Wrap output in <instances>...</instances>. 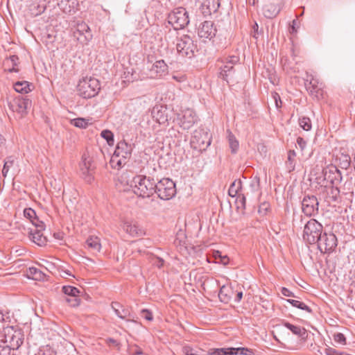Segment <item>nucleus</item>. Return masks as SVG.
I'll return each instance as SVG.
<instances>
[{
    "label": "nucleus",
    "instance_id": "7c9ffc66",
    "mask_svg": "<svg viewBox=\"0 0 355 355\" xmlns=\"http://www.w3.org/2000/svg\"><path fill=\"white\" fill-rule=\"evenodd\" d=\"M36 228L37 230L34 232L31 233V238L33 241L40 246L46 245L47 239L42 232V231L44 230V226L42 229L40 227Z\"/></svg>",
    "mask_w": 355,
    "mask_h": 355
},
{
    "label": "nucleus",
    "instance_id": "13d9d810",
    "mask_svg": "<svg viewBox=\"0 0 355 355\" xmlns=\"http://www.w3.org/2000/svg\"><path fill=\"white\" fill-rule=\"evenodd\" d=\"M326 355H343V353L339 352L334 348L328 347L324 349Z\"/></svg>",
    "mask_w": 355,
    "mask_h": 355
},
{
    "label": "nucleus",
    "instance_id": "a211bd4d",
    "mask_svg": "<svg viewBox=\"0 0 355 355\" xmlns=\"http://www.w3.org/2000/svg\"><path fill=\"white\" fill-rule=\"evenodd\" d=\"M18 159L14 156L8 157L2 169V174L4 178L7 175L17 176L18 175L19 164Z\"/></svg>",
    "mask_w": 355,
    "mask_h": 355
},
{
    "label": "nucleus",
    "instance_id": "ddd939ff",
    "mask_svg": "<svg viewBox=\"0 0 355 355\" xmlns=\"http://www.w3.org/2000/svg\"><path fill=\"white\" fill-rule=\"evenodd\" d=\"M31 101L26 97L18 96L12 101L9 102L8 105L10 109L23 117L27 114V110L31 106Z\"/></svg>",
    "mask_w": 355,
    "mask_h": 355
},
{
    "label": "nucleus",
    "instance_id": "2f4dec72",
    "mask_svg": "<svg viewBox=\"0 0 355 355\" xmlns=\"http://www.w3.org/2000/svg\"><path fill=\"white\" fill-rule=\"evenodd\" d=\"M135 179H117V182L115 183L117 189L120 191H132L130 185L134 183Z\"/></svg>",
    "mask_w": 355,
    "mask_h": 355
},
{
    "label": "nucleus",
    "instance_id": "49530a36",
    "mask_svg": "<svg viewBox=\"0 0 355 355\" xmlns=\"http://www.w3.org/2000/svg\"><path fill=\"white\" fill-rule=\"evenodd\" d=\"M296 154L294 150H289L288 153V160L286 164L289 171L294 168V158Z\"/></svg>",
    "mask_w": 355,
    "mask_h": 355
},
{
    "label": "nucleus",
    "instance_id": "f704fd0d",
    "mask_svg": "<svg viewBox=\"0 0 355 355\" xmlns=\"http://www.w3.org/2000/svg\"><path fill=\"white\" fill-rule=\"evenodd\" d=\"M233 294L232 289L227 286H223L219 291L218 297L221 302H228L232 298Z\"/></svg>",
    "mask_w": 355,
    "mask_h": 355
},
{
    "label": "nucleus",
    "instance_id": "3c124183",
    "mask_svg": "<svg viewBox=\"0 0 355 355\" xmlns=\"http://www.w3.org/2000/svg\"><path fill=\"white\" fill-rule=\"evenodd\" d=\"M271 96L275 101L276 107L280 108L282 107V102L279 94L276 92H272L271 93Z\"/></svg>",
    "mask_w": 355,
    "mask_h": 355
},
{
    "label": "nucleus",
    "instance_id": "0e129e2a",
    "mask_svg": "<svg viewBox=\"0 0 355 355\" xmlns=\"http://www.w3.org/2000/svg\"><path fill=\"white\" fill-rule=\"evenodd\" d=\"M6 318H8V316L5 315L2 311L0 310V322H3L6 320Z\"/></svg>",
    "mask_w": 355,
    "mask_h": 355
},
{
    "label": "nucleus",
    "instance_id": "37998d69",
    "mask_svg": "<svg viewBox=\"0 0 355 355\" xmlns=\"http://www.w3.org/2000/svg\"><path fill=\"white\" fill-rule=\"evenodd\" d=\"M101 137L105 139L110 146L114 144V135L108 130H104L101 133Z\"/></svg>",
    "mask_w": 355,
    "mask_h": 355
},
{
    "label": "nucleus",
    "instance_id": "7ed1b4c3",
    "mask_svg": "<svg viewBox=\"0 0 355 355\" xmlns=\"http://www.w3.org/2000/svg\"><path fill=\"white\" fill-rule=\"evenodd\" d=\"M101 89L100 82L93 77H85L80 79L77 85L79 96L84 98H91L98 94Z\"/></svg>",
    "mask_w": 355,
    "mask_h": 355
},
{
    "label": "nucleus",
    "instance_id": "a19ab883",
    "mask_svg": "<svg viewBox=\"0 0 355 355\" xmlns=\"http://www.w3.org/2000/svg\"><path fill=\"white\" fill-rule=\"evenodd\" d=\"M299 124L300 127L306 131L310 130L312 127L311 119L306 116H302L299 119Z\"/></svg>",
    "mask_w": 355,
    "mask_h": 355
},
{
    "label": "nucleus",
    "instance_id": "603ef678",
    "mask_svg": "<svg viewBox=\"0 0 355 355\" xmlns=\"http://www.w3.org/2000/svg\"><path fill=\"white\" fill-rule=\"evenodd\" d=\"M334 340L336 343L340 344V345H345V336L341 333H337L334 335Z\"/></svg>",
    "mask_w": 355,
    "mask_h": 355
},
{
    "label": "nucleus",
    "instance_id": "20e7f679",
    "mask_svg": "<svg viewBox=\"0 0 355 355\" xmlns=\"http://www.w3.org/2000/svg\"><path fill=\"white\" fill-rule=\"evenodd\" d=\"M176 49L180 56L191 58L198 50L197 41L189 35H183L178 38Z\"/></svg>",
    "mask_w": 355,
    "mask_h": 355
},
{
    "label": "nucleus",
    "instance_id": "4c0bfd02",
    "mask_svg": "<svg viewBox=\"0 0 355 355\" xmlns=\"http://www.w3.org/2000/svg\"><path fill=\"white\" fill-rule=\"evenodd\" d=\"M227 139L232 153H236L238 151L239 143L235 136L230 130H227Z\"/></svg>",
    "mask_w": 355,
    "mask_h": 355
},
{
    "label": "nucleus",
    "instance_id": "6e6d98bb",
    "mask_svg": "<svg viewBox=\"0 0 355 355\" xmlns=\"http://www.w3.org/2000/svg\"><path fill=\"white\" fill-rule=\"evenodd\" d=\"M51 181L50 182L51 185L53 186L54 184H55L54 189H57L58 191H60L62 189L61 179L54 178V179H51Z\"/></svg>",
    "mask_w": 355,
    "mask_h": 355
},
{
    "label": "nucleus",
    "instance_id": "338daca9",
    "mask_svg": "<svg viewBox=\"0 0 355 355\" xmlns=\"http://www.w3.org/2000/svg\"><path fill=\"white\" fill-rule=\"evenodd\" d=\"M39 8H40V10H38L37 12H36V15L43 12L45 9V7L44 6H42V7L39 6Z\"/></svg>",
    "mask_w": 355,
    "mask_h": 355
},
{
    "label": "nucleus",
    "instance_id": "4468645a",
    "mask_svg": "<svg viewBox=\"0 0 355 355\" xmlns=\"http://www.w3.org/2000/svg\"><path fill=\"white\" fill-rule=\"evenodd\" d=\"M305 85L307 92L313 98L317 100L324 98L323 85L318 79L311 76L310 79L306 80Z\"/></svg>",
    "mask_w": 355,
    "mask_h": 355
},
{
    "label": "nucleus",
    "instance_id": "a878e982",
    "mask_svg": "<svg viewBox=\"0 0 355 355\" xmlns=\"http://www.w3.org/2000/svg\"><path fill=\"white\" fill-rule=\"evenodd\" d=\"M168 65L165 63L163 60L156 61L152 66L150 71L152 75L155 76H162L167 73Z\"/></svg>",
    "mask_w": 355,
    "mask_h": 355
},
{
    "label": "nucleus",
    "instance_id": "09e8293b",
    "mask_svg": "<svg viewBox=\"0 0 355 355\" xmlns=\"http://www.w3.org/2000/svg\"><path fill=\"white\" fill-rule=\"evenodd\" d=\"M28 275L34 279H40L42 278L43 273L36 268H30Z\"/></svg>",
    "mask_w": 355,
    "mask_h": 355
},
{
    "label": "nucleus",
    "instance_id": "aec40b11",
    "mask_svg": "<svg viewBox=\"0 0 355 355\" xmlns=\"http://www.w3.org/2000/svg\"><path fill=\"white\" fill-rule=\"evenodd\" d=\"M80 171L84 175L94 176L95 175L96 164L92 158L84 154L80 164Z\"/></svg>",
    "mask_w": 355,
    "mask_h": 355
},
{
    "label": "nucleus",
    "instance_id": "8fccbe9b",
    "mask_svg": "<svg viewBox=\"0 0 355 355\" xmlns=\"http://www.w3.org/2000/svg\"><path fill=\"white\" fill-rule=\"evenodd\" d=\"M12 352L13 351L0 340V355H14Z\"/></svg>",
    "mask_w": 355,
    "mask_h": 355
},
{
    "label": "nucleus",
    "instance_id": "a18cd8bd",
    "mask_svg": "<svg viewBox=\"0 0 355 355\" xmlns=\"http://www.w3.org/2000/svg\"><path fill=\"white\" fill-rule=\"evenodd\" d=\"M213 257L215 259H220V263L223 265H226L229 263L228 257L226 255H222V253L218 250L214 251Z\"/></svg>",
    "mask_w": 355,
    "mask_h": 355
},
{
    "label": "nucleus",
    "instance_id": "6ab92c4d",
    "mask_svg": "<svg viewBox=\"0 0 355 355\" xmlns=\"http://www.w3.org/2000/svg\"><path fill=\"white\" fill-rule=\"evenodd\" d=\"M111 306L115 314L121 319L125 320L127 322H136L128 308L122 306L119 302H112Z\"/></svg>",
    "mask_w": 355,
    "mask_h": 355
},
{
    "label": "nucleus",
    "instance_id": "72a5a7b5",
    "mask_svg": "<svg viewBox=\"0 0 355 355\" xmlns=\"http://www.w3.org/2000/svg\"><path fill=\"white\" fill-rule=\"evenodd\" d=\"M86 245L94 252H100L101 248L100 239L97 236L89 237L86 241Z\"/></svg>",
    "mask_w": 355,
    "mask_h": 355
},
{
    "label": "nucleus",
    "instance_id": "f3484780",
    "mask_svg": "<svg viewBox=\"0 0 355 355\" xmlns=\"http://www.w3.org/2000/svg\"><path fill=\"white\" fill-rule=\"evenodd\" d=\"M318 199L315 196H305L302 202V211L306 216H314L318 211Z\"/></svg>",
    "mask_w": 355,
    "mask_h": 355
},
{
    "label": "nucleus",
    "instance_id": "e433bc0d",
    "mask_svg": "<svg viewBox=\"0 0 355 355\" xmlns=\"http://www.w3.org/2000/svg\"><path fill=\"white\" fill-rule=\"evenodd\" d=\"M19 63V58L15 55H11L8 58H7L5 60L4 64L10 66L11 65V67L8 69L9 72H18L19 69L17 68V66Z\"/></svg>",
    "mask_w": 355,
    "mask_h": 355
},
{
    "label": "nucleus",
    "instance_id": "5fc2aeb1",
    "mask_svg": "<svg viewBox=\"0 0 355 355\" xmlns=\"http://www.w3.org/2000/svg\"><path fill=\"white\" fill-rule=\"evenodd\" d=\"M129 353L130 355H139L142 354L143 352L140 347L138 346H131L129 348Z\"/></svg>",
    "mask_w": 355,
    "mask_h": 355
},
{
    "label": "nucleus",
    "instance_id": "e2e57ef3",
    "mask_svg": "<svg viewBox=\"0 0 355 355\" xmlns=\"http://www.w3.org/2000/svg\"><path fill=\"white\" fill-rule=\"evenodd\" d=\"M155 264L157 266V267L161 268L164 265V260L161 258L157 257Z\"/></svg>",
    "mask_w": 355,
    "mask_h": 355
},
{
    "label": "nucleus",
    "instance_id": "bb28decb",
    "mask_svg": "<svg viewBox=\"0 0 355 355\" xmlns=\"http://www.w3.org/2000/svg\"><path fill=\"white\" fill-rule=\"evenodd\" d=\"M281 10L279 5L275 3H267L263 8V15L268 19L275 17Z\"/></svg>",
    "mask_w": 355,
    "mask_h": 355
},
{
    "label": "nucleus",
    "instance_id": "473e14b6",
    "mask_svg": "<svg viewBox=\"0 0 355 355\" xmlns=\"http://www.w3.org/2000/svg\"><path fill=\"white\" fill-rule=\"evenodd\" d=\"M283 325L288 329L293 334L300 337H304L306 334V330L300 326L294 325L288 322H284Z\"/></svg>",
    "mask_w": 355,
    "mask_h": 355
},
{
    "label": "nucleus",
    "instance_id": "dca6fc26",
    "mask_svg": "<svg viewBox=\"0 0 355 355\" xmlns=\"http://www.w3.org/2000/svg\"><path fill=\"white\" fill-rule=\"evenodd\" d=\"M180 125L184 130H188L197 121V116L191 109H186L182 111L178 116Z\"/></svg>",
    "mask_w": 355,
    "mask_h": 355
},
{
    "label": "nucleus",
    "instance_id": "423d86ee",
    "mask_svg": "<svg viewBox=\"0 0 355 355\" xmlns=\"http://www.w3.org/2000/svg\"><path fill=\"white\" fill-rule=\"evenodd\" d=\"M323 226L315 219H310L304 225V240L309 244L316 243L323 234Z\"/></svg>",
    "mask_w": 355,
    "mask_h": 355
},
{
    "label": "nucleus",
    "instance_id": "9d476101",
    "mask_svg": "<svg viewBox=\"0 0 355 355\" xmlns=\"http://www.w3.org/2000/svg\"><path fill=\"white\" fill-rule=\"evenodd\" d=\"M71 30L73 37L82 44H87L92 39L89 26L83 21L76 22Z\"/></svg>",
    "mask_w": 355,
    "mask_h": 355
},
{
    "label": "nucleus",
    "instance_id": "680f3d73",
    "mask_svg": "<svg viewBox=\"0 0 355 355\" xmlns=\"http://www.w3.org/2000/svg\"><path fill=\"white\" fill-rule=\"evenodd\" d=\"M242 297H243V292H242V291H239V292H237V293H236V297H235L234 300H235V302H240V301H241V300L242 299Z\"/></svg>",
    "mask_w": 355,
    "mask_h": 355
},
{
    "label": "nucleus",
    "instance_id": "412c9836",
    "mask_svg": "<svg viewBox=\"0 0 355 355\" xmlns=\"http://www.w3.org/2000/svg\"><path fill=\"white\" fill-rule=\"evenodd\" d=\"M132 147L125 141H121L117 144L116 149L114 153V157L112 159V162H114L115 157H121L126 159L131 155Z\"/></svg>",
    "mask_w": 355,
    "mask_h": 355
},
{
    "label": "nucleus",
    "instance_id": "6e6552de",
    "mask_svg": "<svg viewBox=\"0 0 355 355\" xmlns=\"http://www.w3.org/2000/svg\"><path fill=\"white\" fill-rule=\"evenodd\" d=\"M211 142L210 134L204 129L196 130L191 138L190 144L192 148L202 152L205 150Z\"/></svg>",
    "mask_w": 355,
    "mask_h": 355
},
{
    "label": "nucleus",
    "instance_id": "c85d7f7f",
    "mask_svg": "<svg viewBox=\"0 0 355 355\" xmlns=\"http://www.w3.org/2000/svg\"><path fill=\"white\" fill-rule=\"evenodd\" d=\"M336 162H338L340 171L344 173L349 175L348 170L349 169L351 159L347 154L341 153L340 156L337 157Z\"/></svg>",
    "mask_w": 355,
    "mask_h": 355
},
{
    "label": "nucleus",
    "instance_id": "5701e85b",
    "mask_svg": "<svg viewBox=\"0 0 355 355\" xmlns=\"http://www.w3.org/2000/svg\"><path fill=\"white\" fill-rule=\"evenodd\" d=\"M216 29L214 27V23L211 21H204L198 29V35L202 38H209L214 37Z\"/></svg>",
    "mask_w": 355,
    "mask_h": 355
},
{
    "label": "nucleus",
    "instance_id": "bf43d9fd",
    "mask_svg": "<svg viewBox=\"0 0 355 355\" xmlns=\"http://www.w3.org/2000/svg\"><path fill=\"white\" fill-rule=\"evenodd\" d=\"M297 144L299 146L301 150H303L304 149V148L306 147V142L303 138L299 137L297 139Z\"/></svg>",
    "mask_w": 355,
    "mask_h": 355
},
{
    "label": "nucleus",
    "instance_id": "0eeeda50",
    "mask_svg": "<svg viewBox=\"0 0 355 355\" xmlns=\"http://www.w3.org/2000/svg\"><path fill=\"white\" fill-rule=\"evenodd\" d=\"M134 184L130 185L132 191L139 197L148 198L155 192L154 179H135Z\"/></svg>",
    "mask_w": 355,
    "mask_h": 355
},
{
    "label": "nucleus",
    "instance_id": "f03ea898",
    "mask_svg": "<svg viewBox=\"0 0 355 355\" xmlns=\"http://www.w3.org/2000/svg\"><path fill=\"white\" fill-rule=\"evenodd\" d=\"M0 340L12 351L18 349L24 342V334L18 327L8 326L3 329Z\"/></svg>",
    "mask_w": 355,
    "mask_h": 355
},
{
    "label": "nucleus",
    "instance_id": "58836bf2",
    "mask_svg": "<svg viewBox=\"0 0 355 355\" xmlns=\"http://www.w3.org/2000/svg\"><path fill=\"white\" fill-rule=\"evenodd\" d=\"M29 86V83L27 81L17 82L14 85V89L18 93H28L31 91Z\"/></svg>",
    "mask_w": 355,
    "mask_h": 355
},
{
    "label": "nucleus",
    "instance_id": "4be33fe9",
    "mask_svg": "<svg viewBox=\"0 0 355 355\" xmlns=\"http://www.w3.org/2000/svg\"><path fill=\"white\" fill-rule=\"evenodd\" d=\"M219 6V0H203L200 10L202 14L206 17L216 12Z\"/></svg>",
    "mask_w": 355,
    "mask_h": 355
},
{
    "label": "nucleus",
    "instance_id": "f8f14e48",
    "mask_svg": "<svg viewBox=\"0 0 355 355\" xmlns=\"http://www.w3.org/2000/svg\"><path fill=\"white\" fill-rule=\"evenodd\" d=\"M239 61V58L235 55L225 58L223 61V64L220 67L219 77L228 83L230 80L234 78L235 72L234 65Z\"/></svg>",
    "mask_w": 355,
    "mask_h": 355
},
{
    "label": "nucleus",
    "instance_id": "ea45409f",
    "mask_svg": "<svg viewBox=\"0 0 355 355\" xmlns=\"http://www.w3.org/2000/svg\"><path fill=\"white\" fill-rule=\"evenodd\" d=\"M287 302L290 303L293 306L298 308L300 309L306 311L308 313L311 312V309L310 307H309L306 304H305L304 302H300L299 300H291L288 299L287 300Z\"/></svg>",
    "mask_w": 355,
    "mask_h": 355
},
{
    "label": "nucleus",
    "instance_id": "1a4fd4ad",
    "mask_svg": "<svg viewBox=\"0 0 355 355\" xmlns=\"http://www.w3.org/2000/svg\"><path fill=\"white\" fill-rule=\"evenodd\" d=\"M155 185V192L162 200H170L176 193L175 183L172 179H159Z\"/></svg>",
    "mask_w": 355,
    "mask_h": 355
},
{
    "label": "nucleus",
    "instance_id": "393cba45",
    "mask_svg": "<svg viewBox=\"0 0 355 355\" xmlns=\"http://www.w3.org/2000/svg\"><path fill=\"white\" fill-rule=\"evenodd\" d=\"M324 178H343L347 174L340 171L336 165L330 164L322 170Z\"/></svg>",
    "mask_w": 355,
    "mask_h": 355
},
{
    "label": "nucleus",
    "instance_id": "de8ad7c7",
    "mask_svg": "<svg viewBox=\"0 0 355 355\" xmlns=\"http://www.w3.org/2000/svg\"><path fill=\"white\" fill-rule=\"evenodd\" d=\"M164 112H166V109H164V112H162V110H158L156 115H154V117L156 118V120L160 124L165 123L168 121V115L164 114Z\"/></svg>",
    "mask_w": 355,
    "mask_h": 355
},
{
    "label": "nucleus",
    "instance_id": "b1692460",
    "mask_svg": "<svg viewBox=\"0 0 355 355\" xmlns=\"http://www.w3.org/2000/svg\"><path fill=\"white\" fill-rule=\"evenodd\" d=\"M62 291L64 294L73 297L72 299H66V300L70 303L72 306H76L79 304L80 300L77 297L80 291L77 288L71 286H64L62 287Z\"/></svg>",
    "mask_w": 355,
    "mask_h": 355
},
{
    "label": "nucleus",
    "instance_id": "4d7b16f0",
    "mask_svg": "<svg viewBox=\"0 0 355 355\" xmlns=\"http://www.w3.org/2000/svg\"><path fill=\"white\" fill-rule=\"evenodd\" d=\"M172 78L179 83L184 82L187 80L186 76L182 73L173 74Z\"/></svg>",
    "mask_w": 355,
    "mask_h": 355
},
{
    "label": "nucleus",
    "instance_id": "f257e3e1",
    "mask_svg": "<svg viewBox=\"0 0 355 355\" xmlns=\"http://www.w3.org/2000/svg\"><path fill=\"white\" fill-rule=\"evenodd\" d=\"M184 355H252L253 352L251 349L245 347H227V348H213L210 349L206 353L202 354L201 352L193 349L191 347L186 346L183 348Z\"/></svg>",
    "mask_w": 355,
    "mask_h": 355
},
{
    "label": "nucleus",
    "instance_id": "774afa93",
    "mask_svg": "<svg viewBox=\"0 0 355 355\" xmlns=\"http://www.w3.org/2000/svg\"><path fill=\"white\" fill-rule=\"evenodd\" d=\"M296 23H297V19H293V21H292V30L293 31H295V26L296 25Z\"/></svg>",
    "mask_w": 355,
    "mask_h": 355
},
{
    "label": "nucleus",
    "instance_id": "2eb2a0df",
    "mask_svg": "<svg viewBox=\"0 0 355 355\" xmlns=\"http://www.w3.org/2000/svg\"><path fill=\"white\" fill-rule=\"evenodd\" d=\"M122 229L132 237H141L146 235L145 230L135 220L123 221Z\"/></svg>",
    "mask_w": 355,
    "mask_h": 355
},
{
    "label": "nucleus",
    "instance_id": "79ce46f5",
    "mask_svg": "<svg viewBox=\"0 0 355 355\" xmlns=\"http://www.w3.org/2000/svg\"><path fill=\"white\" fill-rule=\"evenodd\" d=\"M35 355H56V352L49 345H45L40 347Z\"/></svg>",
    "mask_w": 355,
    "mask_h": 355
},
{
    "label": "nucleus",
    "instance_id": "052dcab7",
    "mask_svg": "<svg viewBox=\"0 0 355 355\" xmlns=\"http://www.w3.org/2000/svg\"><path fill=\"white\" fill-rule=\"evenodd\" d=\"M281 293L283 295L286 296V297H294L295 296V295L293 292H291L289 289H288L285 287H283L282 288Z\"/></svg>",
    "mask_w": 355,
    "mask_h": 355
},
{
    "label": "nucleus",
    "instance_id": "69168bd1",
    "mask_svg": "<svg viewBox=\"0 0 355 355\" xmlns=\"http://www.w3.org/2000/svg\"><path fill=\"white\" fill-rule=\"evenodd\" d=\"M125 159H123V158H121V159H119V160H117V161H116V164H117L119 166H120L121 165L122 162H125Z\"/></svg>",
    "mask_w": 355,
    "mask_h": 355
},
{
    "label": "nucleus",
    "instance_id": "39448f33",
    "mask_svg": "<svg viewBox=\"0 0 355 355\" xmlns=\"http://www.w3.org/2000/svg\"><path fill=\"white\" fill-rule=\"evenodd\" d=\"M168 22L175 31L184 28L189 24V13L184 8L173 9L168 15Z\"/></svg>",
    "mask_w": 355,
    "mask_h": 355
},
{
    "label": "nucleus",
    "instance_id": "9b49d317",
    "mask_svg": "<svg viewBox=\"0 0 355 355\" xmlns=\"http://www.w3.org/2000/svg\"><path fill=\"white\" fill-rule=\"evenodd\" d=\"M316 243L322 253H331L336 248L338 240L334 234L324 232Z\"/></svg>",
    "mask_w": 355,
    "mask_h": 355
},
{
    "label": "nucleus",
    "instance_id": "c756f323",
    "mask_svg": "<svg viewBox=\"0 0 355 355\" xmlns=\"http://www.w3.org/2000/svg\"><path fill=\"white\" fill-rule=\"evenodd\" d=\"M24 215L26 218L30 220L35 227L43 228L44 223L37 218L35 210L31 208H26L24 211Z\"/></svg>",
    "mask_w": 355,
    "mask_h": 355
},
{
    "label": "nucleus",
    "instance_id": "cd10ccee",
    "mask_svg": "<svg viewBox=\"0 0 355 355\" xmlns=\"http://www.w3.org/2000/svg\"><path fill=\"white\" fill-rule=\"evenodd\" d=\"M76 0H58V6L65 13L74 12Z\"/></svg>",
    "mask_w": 355,
    "mask_h": 355
},
{
    "label": "nucleus",
    "instance_id": "864d4df0",
    "mask_svg": "<svg viewBox=\"0 0 355 355\" xmlns=\"http://www.w3.org/2000/svg\"><path fill=\"white\" fill-rule=\"evenodd\" d=\"M141 315L148 321H152L153 320V313L148 309H142L141 311Z\"/></svg>",
    "mask_w": 355,
    "mask_h": 355
},
{
    "label": "nucleus",
    "instance_id": "c03bdc74",
    "mask_svg": "<svg viewBox=\"0 0 355 355\" xmlns=\"http://www.w3.org/2000/svg\"><path fill=\"white\" fill-rule=\"evenodd\" d=\"M71 123L80 128H86L88 125V122L83 118H77L72 119Z\"/></svg>",
    "mask_w": 355,
    "mask_h": 355
},
{
    "label": "nucleus",
    "instance_id": "c9c22d12",
    "mask_svg": "<svg viewBox=\"0 0 355 355\" xmlns=\"http://www.w3.org/2000/svg\"><path fill=\"white\" fill-rule=\"evenodd\" d=\"M242 190L241 179H235L229 188V195L232 197L236 196Z\"/></svg>",
    "mask_w": 355,
    "mask_h": 355
}]
</instances>
